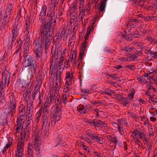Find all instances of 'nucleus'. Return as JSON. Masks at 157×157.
<instances>
[{
  "instance_id": "1",
  "label": "nucleus",
  "mask_w": 157,
  "mask_h": 157,
  "mask_svg": "<svg viewBox=\"0 0 157 157\" xmlns=\"http://www.w3.org/2000/svg\"><path fill=\"white\" fill-rule=\"evenodd\" d=\"M45 40L40 39L39 40H36L34 41V47L33 49V51L36 60L40 59V62L41 64H43L46 61L47 56L46 55H43L42 54V50L44 47L45 53L46 54L49 52V49L50 47L51 43L50 42H46Z\"/></svg>"
},
{
  "instance_id": "37",
  "label": "nucleus",
  "mask_w": 157,
  "mask_h": 157,
  "mask_svg": "<svg viewBox=\"0 0 157 157\" xmlns=\"http://www.w3.org/2000/svg\"><path fill=\"white\" fill-rule=\"evenodd\" d=\"M58 4H55V3H53L51 2V3L50 4L49 6V10L52 12L55 10V8Z\"/></svg>"
},
{
  "instance_id": "57",
  "label": "nucleus",
  "mask_w": 157,
  "mask_h": 157,
  "mask_svg": "<svg viewBox=\"0 0 157 157\" xmlns=\"http://www.w3.org/2000/svg\"><path fill=\"white\" fill-rule=\"evenodd\" d=\"M72 78V73L70 74L68 72H66V75L65 77V78Z\"/></svg>"
},
{
  "instance_id": "32",
  "label": "nucleus",
  "mask_w": 157,
  "mask_h": 157,
  "mask_svg": "<svg viewBox=\"0 0 157 157\" xmlns=\"http://www.w3.org/2000/svg\"><path fill=\"white\" fill-rule=\"evenodd\" d=\"M146 135V134H144L143 132V133H141V135H140L139 136V137L140 139H141L144 142H145L147 143H148V142L147 139L145 137Z\"/></svg>"
},
{
  "instance_id": "2",
  "label": "nucleus",
  "mask_w": 157,
  "mask_h": 157,
  "mask_svg": "<svg viewBox=\"0 0 157 157\" xmlns=\"http://www.w3.org/2000/svg\"><path fill=\"white\" fill-rule=\"evenodd\" d=\"M51 27L49 25V20L45 19L43 21L42 25L40 27V31L41 32L40 39H42L46 42L51 43V39L50 35V28Z\"/></svg>"
},
{
  "instance_id": "21",
  "label": "nucleus",
  "mask_w": 157,
  "mask_h": 157,
  "mask_svg": "<svg viewBox=\"0 0 157 157\" xmlns=\"http://www.w3.org/2000/svg\"><path fill=\"white\" fill-rule=\"evenodd\" d=\"M9 107L11 111V116L12 117L15 113L16 105H9Z\"/></svg>"
},
{
  "instance_id": "14",
  "label": "nucleus",
  "mask_w": 157,
  "mask_h": 157,
  "mask_svg": "<svg viewBox=\"0 0 157 157\" xmlns=\"http://www.w3.org/2000/svg\"><path fill=\"white\" fill-rule=\"evenodd\" d=\"M29 45V43L27 42H25L24 43V46L23 57L29 56V55H27V54L29 51V48L28 47Z\"/></svg>"
},
{
  "instance_id": "43",
  "label": "nucleus",
  "mask_w": 157,
  "mask_h": 157,
  "mask_svg": "<svg viewBox=\"0 0 157 157\" xmlns=\"http://www.w3.org/2000/svg\"><path fill=\"white\" fill-rule=\"evenodd\" d=\"M146 18L148 21H154L156 19V17L150 15L147 16L146 17Z\"/></svg>"
},
{
  "instance_id": "31",
  "label": "nucleus",
  "mask_w": 157,
  "mask_h": 157,
  "mask_svg": "<svg viewBox=\"0 0 157 157\" xmlns=\"http://www.w3.org/2000/svg\"><path fill=\"white\" fill-rule=\"evenodd\" d=\"M13 5L11 4H9L6 7V12L8 14H10L12 10Z\"/></svg>"
},
{
  "instance_id": "9",
  "label": "nucleus",
  "mask_w": 157,
  "mask_h": 157,
  "mask_svg": "<svg viewBox=\"0 0 157 157\" xmlns=\"http://www.w3.org/2000/svg\"><path fill=\"white\" fill-rule=\"evenodd\" d=\"M25 119H17L16 121L17 124V127L16 128L17 132H19V130L21 128L22 129L23 128V125Z\"/></svg>"
},
{
  "instance_id": "47",
  "label": "nucleus",
  "mask_w": 157,
  "mask_h": 157,
  "mask_svg": "<svg viewBox=\"0 0 157 157\" xmlns=\"http://www.w3.org/2000/svg\"><path fill=\"white\" fill-rule=\"evenodd\" d=\"M61 106H59V105H57L56 104V109L55 110V113H57L58 114H60L59 112L61 111Z\"/></svg>"
},
{
  "instance_id": "28",
  "label": "nucleus",
  "mask_w": 157,
  "mask_h": 157,
  "mask_svg": "<svg viewBox=\"0 0 157 157\" xmlns=\"http://www.w3.org/2000/svg\"><path fill=\"white\" fill-rule=\"evenodd\" d=\"M61 117L60 114L54 113L53 115L52 118L56 121H58L61 119Z\"/></svg>"
},
{
  "instance_id": "60",
  "label": "nucleus",
  "mask_w": 157,
  "mask_h": 157,
  "mask_svg": "<svg viewBox=\"0 0 157 157\" xmlns=\"http://www.w3.org/2000/svg\"><path fill=\"white\" fill-rule=\"evenodd\" d=\"M102 124H101V126L100 129H101L102 128H106L108 127V125L105 122L102 121Z\"/></svg>"
},
{
  "instance_id": "22",
  "label": "nucleus",
  "mask_w": 157,
  "mask_h": 157,
  "mask_svg": "<svg viewBox=\"0 0 157 157\" xmlns=\"http://www.w3.org/2000/svg\"><path fill=\"white\" fill-rule=\"evenodd\" d=\"M131 35H127L126 34H122L121 36V38L123 40L127 41H129L132 40V36H131Z\"/></svg>"
},
{
  "instance_id": "24",
  "label": "nucleus",
  "mask_w": 157,
  "mask_h": 157,
  "mask_svg": "<svg viewBox=\"0 0 157 157\" xmlns=\"http://www.w3.org/2000/svg\"><path fill=\"white\" fill-rule=\"evenodd\" d=\"M102 121L100 120H95L94 123V126L97 128V129L100 130L102 124Z\"/></svg>"
},
{
  "instance_id": "15",
  "label": "nucleus",
  "mask_w": 157,
  "mask_h": 157,
  "mask_svg": "<svg viewBox=\"0 0 157 157\" xmlns=\"http://www.w3.org/2000/svg\"><path fill=\"white\" fill-rule=\"evenodd\" d=\"M130 100L129 98H123L120 101V102L124 105L129 107L130 106V103L129 101Z\"/></svg>"
},
{
  "instance_id": "54",
  "label": "nucleus",
  "mask_w": 157,
  "mask_h": 157,
  "mask_svg": "<svg viewBox=\"0 0 157 157\" xmlns=\"http://www.w3.org/2000/svg\"><path fill=\"white\" fill-rule=\"evenodd\" d=\"M95 86L94 85L93 86L91 87V90L95 92H99L100 90L98 87H95Z\"/></svg>"
},
{
  "instance_id": "64",
  "label": "nucleus",
  "mask_w": 157,
  "mask_h": 157,
  "mask_svg": "<svg viewBox=\"0 0 157 157\" xmlns=\"http://www.w3.org/2000/svg\"><path fill=\"white\" fill-rule=\"evenodd\" d=\"M138 82L142 85L146 83H147L145 79H139Z\"/></svg>"
},
{
  "instance_id": "52",
  "label": "nucleus",
  "mask_w": 157,
  "mask_h": 157,
  "mask_svg": "<svg viewBox=\"0 0 157 157\" xmlns=\"http://www.w3.org/2000/svg\"><path fill=\"white\" fill-rule=\"evenodd\" d=\"M78 2L77 1H75L72 4V9H73L74 10L77 9V6Z\"/></svg>"
},
{
  "instance_id": "63",
  "label": "nucleus",
  "mask_w": 157,
  "mask_h": 157,
  "mask_svg": "<svg viewBox=\"0 0 157 157\" xmlns=\"http://www.w3.org/2000/svg\"><path fill=\"white\" fill-rule=\"evenodd\" d=\"M52 13L51 12V13H50V14H51V16L52 17L54 18H56L57 19V13L56 12L54 11L53 12V13Z\"/></svg>"
},
{
  "instance_id": "41",
  "label": "nucleus",
  "mask_w": 157,
  "mask_h": 157,
  "mask_svg": "<svg viewBox=\"0 0 157 157\" xmlns=\"http://www.w3.org/2000/svg\"><path fill=\"white\" fill-rule=\"evenodd\" d=\"M19 40H18L17 41H18V43H19V46L16 51V53H17V54L18 52L20 50L21 48V47L23 44L22 41L21 40V39H19Z\"/></svg>"
},
{
  "instance_id": "12",
  "label": "nucleus",
  "mask_w": 157,
  "mask_h": 157,
  "mask_svg": "<svg viewBox=\"0 0 157 157\" xmlns=\"http://www.w3.org/2000/svg\"><path fill=\"white\" fill-rule=\"evenodd\" d=\"M61 79H56V85L55 86V92L57 94L62 85Z\"/></svg>"
},
{
  "instance_id": "34",
  "label": "nucleus",
  "mask_w": 157,
  "mask_h": 157,
  "mask_svg": "<svg viewBox=\"0 0 157 157\" xmlns=\"http://www.w3.org/2000/svg\"><path fill=\"white\" fill-rule=\"evenodd\" d=\"M134 49V47L129 46L124 47L122 48L121 49L125 52H130Z\"/></svg>"
},
{
  "instance_id": "56",
  "label": "nucleus",
  "mask_w": 157,
  "mask_h": 157,
  "mask_svg": "<svg viewBox=\"0 0 157 157\" xmlns=\"http://www.w3.org/2000/svg\"><path fill=\"white\" fill-rule=\"evenodd\" d=\"M94 121L95 120H88L86 121V122L89 124H90V126L93 127L94 126Z\"/></svg>"
},
{
  "instance_id": "25",
  "label": "nucleus",
  "mask_w": 157,
  "mask_h": 157,
  "mask_svg": "<svg viewBox=\"0 0 157 157\" xmlns=\"http://www.w3.org/2000/svg\"><path fill=\"white\" fill-rule=\"evenodd\" d=\"M69 94H66L63 93V94H62L61 98H60L61 99L62 102L63 103L64 105L66 104V102L67 101V97L68 96Z\"/></svg>"
},
{
  "instance_id": "27",
  "label": "nucleus",
  "mask_w": 157,
  "mask_h": 157,
  "mask_svg": "<svg viewBox=\"0 0 157 157\" xmlns=\"http://www.w3.org/2000/svg\"><path fill=\"white\" fill-rule=\"evenodd\" d=\"M55 96L54 94H50V96L46 100V101H48V103L51 104V102L54 101Z\"/></svg>"
},
{
  "instance_id": "50",
  "label": "nucleus",
  "mask_w": 157,
  "mask_h": 157,
  "mask_svg": "<svg viewBox=\"0 0 157 157\" xmlns=\"http://www.w3.org/2000/svg\"><path fill=\"white\" fill-rule=\"evenodd\" d=\"M43 112L42 117L49 116L47 109H43Z\"/></svg>"
},
{
  "instance_id": "49",
  "label": "nucleus",
  "mask_w": 157,
  "mask_h": 157,
  "mask_svg": "<svg viewBox=\"0 0 157 157\" xmlns=\"http://www.w3.org/2000/svg\"><path fill=\"white\" fill-rule=\"evenodd\" d=\"M56 20H53L49 21V25H50V26L51 27H54L56 25Z\"/></svg>"
},
{
  "instance_id": "40",
  "label": "nucleus",
  "mask_w": 157,
  "mask_h": 157,
  "mask_svg": "<svg viewBox=\"0 0 157 157\" xmlns=\"http://www.w3.org/2000/svg\"><path fill=\"white\" fill-rule=\"evenodd\" d=\"M61 40V39L60 38H59L58 36H55L53 38V41L55 44H58Z\"/></svg>"
},
{
  "instance_id": "35",
  "label": "nucleus",
  "mask_w": 157,
  "mask_h": 157,
  "mask_svg": "<svg viewBox=\"0 0 157 157\" xmlns=\"http://www.w3.org/2000/svg\"><path fill=\"white\" fill-rule=\"evenodd\" d=\"M46 13H40L39 15V21H40L41 23L43 20L45 18Z\"/></svg>"
},
{
  "instance_id": "18",
  "label": "nucleus",
  "mask_w": 157,
  "mask_h": 157,
  "mask_svg": "<svg viewBox=\"0 0 157 157\" xmlns=\"http://www.w3.org/2000/svg\"><path fill=\"white\" fill-rule=\"evenodd\" d=\"M22 147H17V151L16 152L15 157H22V152L23 151V148H21Z\"/></svg>"
},
{
  "instance_id": "38",
  "label": "nucleus",
  "mask_w": 157,
  "mask_h": 157,
  "mask_svg": "<svg viewBox=\"0 0 157 157\" xmlns=\"http://www.w3.org/2000/svg\"><path fill=\"white\" fill-rule=\"evenodd\" d=\"M12 98L10 97V103L9 105H16V101L15 98L12 95H11Z\"/></svg>"
},
{
  "instance_id": "46",
  "label": "nucleus",
  "mask_w": 157,
  "mask_h": 157,
  "mask_svg": "<svg viewBox=\"0 0 157 157\" xmlns=\"http://www.w3.org/2000/svg\"><path fill=\"white\" fill-rule=\"evenodd\" d=\"M19 113L20 115L22 114L25 115V108L23 107L19 108Z\"/></svg>"
},
{
  "instance_id": "62",
  "label": "nucleus",
  "mask_w": 157,
  "mask_h": 157,
  "mask_svg": "<svg viewBox=\"0 0 157 157\" xmlns=\"http://www.w3.org/2000/svg\"><path fill=\"white\" fill-rule=\"evenodd\" d=\"M122 123L124 124L126 126L128 127L130 125V124H129L126 119H122Z\"/></svg>"
},
{
  "instance_id": "59",
  "label": "nucleus",
  "mask_w": 157,
  "mask_h": 157,
  "mask_svg": "<svg viewBox=\"0 0 157 157\" xmlns=\"http://www.w3.org/2000/svg\"><path fill=\"white\" fill-rule=\"evenodd\" d=\"M90 31H89V30H87L86 33V34L84 36L85 39V41H86V40L88 39L89 38V35L90 34Z\"/></svg>"
},
{
  "instance_id": "61",
  "label": "nucleus",
  "mask_w": 157,
  "mask_h": 157,
  "mask_svg": "<svg viewBox=\"0 0 157 157\" xmlns=\"http://www.w3.org/2000/svg\"><path fill=\"white\" fill-rule=\"evenodd\" d=\"M10 113H11V111L9 106L6 107L4 110V113L5 114H7Z\"/></svg>"
},
{
  "instance_id": "58",
  "label": "nucleus",
  "mask_w": 157,
  "mask_h": 157,
  "mask_svg": "<svg viewBox=\"0 0 157 157\" xmlns=\"http://www.w3.org/2000/svg\"><path fill=\"white\" fill-rule=\"evenodd\" d=\"M154 52H153L150 50H147V55H150L152 58H153Z\"/></svg>"
},
{
  "instance_id": "44",
  "label": "nucleus",
  "mask_w": 157,
  "mask_h": 157,
  "mask_svg": "<svg viewBox=\"0 0 157 157\" xmlns=\"http://www.w3.org/2000/svg\"><path fill=\"white\" fill-rule=\"evenodd\" d=\"M77 52L76 51H74L72 52H71L70 55V57H71V59H76V58Z\"/></svg>"
},
{
  "instance_id": "26",
  "label": "nucleus",
  "mask_w": 157,
  "mask_h": 157,
  "mask_svg": "<svg viewBox=\"0 0 157 157\" xmlns=\"http://www.w3.org/2000/svg\"><path fill=\"white\" fill-rule=\"evenodd\" d=\"M60 139V136L58 135L56 138L53 140V144L55 147L60 144L61 141Z\"/></svg>"
},
{
  "instance_id": "45",
  "label": "nucleus",
  "mask_w": 157,
  "mask_h": 157,
  "mask_svg": "<svg viewBox=\"0 0 157 157\" xmlns=\"http://www.w3.org/2000/svg\"><path fill=\"white\" fill-rule=\"evenodd\" d=\"M133 138L135 140H136L135 142L137 144H138L140 146L143 144L139 140V138L138 137H134V136H133Z\"/></svg>"
},
{
  "instance_id": "53",
  "label": "nucleus",
  "mask_w": 157,
  "mask_h": 157,
  "mask_svg": "<svg viewBox=\"0 0 157 157\" xmlns=\"http://www.w3.org/2000/svg\"><path fill=\"white\" fill-rule=\"evenodd\" d=\"M99 111H100L99 110L97 109H95L92 110H91V112L96 115L97 117H98L99 115Z\"/></svg>"
},
{
  "instance_id": "20",
  "label": "nucleus",
  "mask_w": 157,
  "mask_h": 157,
  "mask_svg": "<svg viewBox=\"0 0 157 157\" xmlns=\"http://www.w3.org/2000/svg\"><path fill=\"white\" fill-rule=\"evenodd\" d=\"M39 137L37 135H35L34 137V146H40L41 145V141L39 140Z\"/></svg>"
},
{
  "instance_id": "19",
  "label": "nucleus",
  "mask_w": 157,
  "mask_h": 157,
  "mask_svg": "<svg viewBox=\"0 0 157 157\" xmlns=\"http://www.w3.org/2000/svg\"><path fill=\"white\" fill-rule=\"evenodd\" d=\"M133 2V3L136 6H141V7L144 4V1L143 0H130Z\"/></svg>"
},
{
  "instance_id": "13",
  "label": "nucleus",
  "mask_w": 157,
  "mask_h": 157,
  "mask_svg": "<svg viewBox=\"0 0 157 157\" xmlns=\"http://www.w3.org/2000/svg\"><path fill=\"white\" fill-rule=\"evenodd\" d=\"M117 129L119 133L121 135H122L124 133V130L123 129L122 124L121 123V120L118 119L117 121Z\"/></svg>"
},
{
  "instance_id": "48",
  "label": "nucleus",
  "mask_w": 157,
  "mask_h": 157,
  "mask_svg": "<svg viewBox=\"0 0 157 157\" xmlns=\"http://www.w3.org/2000/svg\"><path fill=\"white\" fill-rule=\"evenodd\" d=\"M87 42L86 41H84L83 43L82 44V49L86 50V47L87 46Z\"/></svg>"
},
{
  "instance_id": "30",
  "label": "nucleus",
  "mask_w": 157,
  "mask_h": 157,
  "mask_svg": "<svg viewBox=\"0 0 157 157\" xmlns=\"http://www.w3.org/2000/svg\"><path fill=\"white\" fill-rule=\"evenodd\" d=\"M18 144L17 147H20L21 146L22 147V148H23L24 143V141L23 140V139L18 138Z\"/></svg>"
},
{
  "instance_id": "11",
  "label": "nucleus",
  "mask_w": 157,
  "mask_h": 157,
  "mask_svg": "<svg viewBox=\"0 0 157 157\" xmlns=\"http://www.w3.org/2000/svg\"><path fill=\"white\" fill-rule=\"evenodd\" d=\"M50 120L49 116L42 117V127H48L50 125Z\"/></svg>"
},
{
  "instance_id": "51",
  "label": "nucleus",
  "mask_w": 157,
  "mask_h": 157,
  "mask_svg": "<svg viewBox=\"0 0 157 157\" xmlns=\"http://www.w3.org/2000/svg\"><path fill=\"white\" fill-rule=\"evenodd\" d=\"M114 90H110L109 89H107V90H105L103 92L104 94H108L111 96L112 94L110 93V92L113 93Z\"/></svg>"
},
{
  "instance_id": "23",
  "label": "nucleus",
  "mask_w": 157,
  "mask_h": 157,
  "mask_svg": "<svg viewBox=\"0 0 157 157\" xmlns=\"http://www.w3.org/2000/svg\"><path fill=\"white\" fill-rule=\"evenodd\" d=\"M77 109L78 111L81 114H84L86 113L83 105H80L78 106L77 107Z\"/></svg>"
},
{
  "instance_id": "42",
  "label": "nucleus",
  "mask_w": 157,
  "mask_h": 157,
  "mask_svg": "<svg viewBox=\"0 0 157 157\" xmlns=\"http://www.w3.org/2000/svg\"><path fill=\"white\" fill-rule=\"evenodd\" d=\"M109 140L114 144V147H115L117 143V139L114 137L111 136L110 137Z\"/></svg>"
},
{
  "instance_id": "33",
  "label": "nucleus",
  "mask_w": 157,
  "mask_h": 157,
  "mask_svg": "<svg viewBox=\"0 0 157 157\" xmlns=\"http://www.w3.org/2000/svg\"><path fill=\"white\" fill-rule=\"evenodd\" d=\"M141 131V129L140 128L134 129L133 132H132V133L133 134H134V135L133 136V135H132V137L133 136H134V137H135L136 136H138Z\"/></svg>"
},
{
  "instance_id": "5",
  "label": "nucleus",
  "mask_w": 157,
  "mask_h": 157,
  "mask_svg": "<svg viewBox=\"0 0 157 157\" xmlns=\"http://www.w3.org/2000/svg\"><path fill=\"white\" fill-rule=\"evenodd\" d=\"M90 6L89 3L86 4L84 6H81L79 7L80 13L79 14L83 16H85V11L88 12L90 9Z\"/></svg>"
},
{
  "instance_id": "7",
  "label": "nucleus",
  "mask_w": 157,
  "mask_h": 157,
  "mask_svg": "<svg viewBox=\"0 0 157 157\" xmlns=\"http://www.w3.org/2000/svg\"><path fill=\"white\" fill-rule=\"evenodd\" d=\"M107 0H101L98 5V10L99 12H103L106 6V2Z\"/></svg>"
},
{
  "instance_id": "6",
  "label": "nucleus",
  "mask_w": 157,
  "mask_h": 157,
  "mask_svg": "<svg viewBox=\"0 0 157 157\" xmlns=\"http://www.w3.org/2000/svg\"><path fill=\"white\" fill-rule=\"evenodd\" d=\"M87 135L89 137H90L92 140L97 142L101 144H103L101 142L103 140L102 138L99 137L98 136H95L94 134L92 133H87Z\"/></svg>"
},
{
  "instance_id": "3",
  "label": "nucleus",
  "mask_w": 157,
  "mask_h": 157,
  "mask_svg": "<svg viewBox=\"0 0 157 157\" xmlns=\"http://www.w3.org/2000/svg\"><path fill=\"white\" fill-rule=\"evenodd\" d=\"M24 58V63L25 67H29V70L31 74L36 71V65L34 58L30 55L23 57Z\"/></svg>"
},
{
  "instance_id": "39",
  "label": "nucleus",
  "mask_w": 157,
  "mask_h": 157,
  "mask_svg": "<svg viewBox=\"0 0 157 157\" xmlns=\"http://www.w3.org/2000/svg\"><path fill=\"white\" fill-rule=\"evenodd\" d=\"M7 79H2L0 83V90H3V88L6 84V80Z\"/></svg>"
},
{
  "instance_id": "4",
  "label": "nucleus",
  "mask_w": 157,
  "mask_h": 157,
  "mask_svg": "<svg viewBox=\"0 0 157 157\" xmlns=\"http://www.w3.org/2000/svg\"><path fill=\"white\" fill-rule=\"evenodd\" d=\"M31 28L30 19L28 18L26 19L24 25V33L25 36H28L29 31Z\"/></svg>"
},
{
  "instance_id": "17",
  "label": "nucleus",
  "mask_w": 157,
  "mask_h": 157,
  "mask_svg": "<svg viewBox=\"0 0 157 157\" xmlns=\"http://www.w3.org/2000/svg\"><path fill=\"white\" fill-rule=\"evenodd\" d=\"M18 33H17L16 32L15 33L14 32L12 31V33L10 35V37L9 38V40H11L12 43L14 42L16 40V37L18 35Z\"/></svg>"
},
{
  "instance_id": "55",
  "label": "nucleus",
  "mask_w": 157,
  "mask_h": 157,
  "mask_svg": "<svg viewBox=\"0 0 157 157\" xmlns=\"http://www.w3.org/2000/svg\"><path fill=\"white\" fill-rule=\"evenodd\" d=\"M47 10V6L45 5H44L42 8L41 11L40 13H46V11Z\"/></svg>"
},
{
  "instance_id": "8",
  "label": "nucleus",
  "mask_w": 157,
  "mask_h": 157,
  "mask_svg": "<svg viewBox=\"0 0 157 157\" xmlns=\"http://www.w3.org/2000/svg\"><path fill=\"white\" fill-rule=\"evenodd\" d=\"M150 71H149V73H145L142 76H144L145 77L149 76L151 75L149 78H152V77H154L155 75L157 76V69H153L150 70Z\"/></svg>"
},
{
  "instance_id": "10",
  "label": "nucleus",
  "mask_w": 157,
  "mask_h": 157,
  "mask_svg": "<svg viewBox=\"0 0 157 157\" xmlns=\"http://www.w3.org/2000/svg\"><path fill=\"white\" fill-rule=\"evenodd\" d=\"M21 25L20 21H17L15 22L12 31L16 32L19 34V30L21 28Z\"/></svg>"
},
{
  "instance_id": "16",
  "label": "nucleus",
  "mask_w": 157,
  "mask_h": 157,
  "mask_svg": "<svg viewBox=\"0 0 157 157\" xmlns=\"http://www.w3.org/2000/svg\"><path fill=\"white\" fill-rule=\"evenodd\" d=\"M24 137H27V139L29 138L30 133L31 131V127H25L24 129Z\"/></svg>"
},
{
  "instance_id": "29",
  "label": "nucleus",
  "mask_w": 157,
  "mask_h": 157,
  "mask_svg": "<svg viewBox=\"0 0 157 157\" xmlns=\"http://www.w3.org/2000/svg\"><path fill=\"white\" fill-rule=\"evenodd\" d=\"M33 148L32 144H29V146L28 147L27 151V155H32L33 151Z\"/></svg>"
},
{
  "instance_id": "36",
  "label": "nucleus",
  "mask_w": 157,
  "mask_h": 157,
  "mask_svg": "<svg viewBox=\"0 0 157 157\" xmlns=\"http://www.w3.org/2000/svg\"><path fill=\"white\" fill-rule=\"evenodd\" d=\"M72 79H68L66 81L64 86V88L70 89V86L72 84Z\"/></svg>"
}]
</instances>
